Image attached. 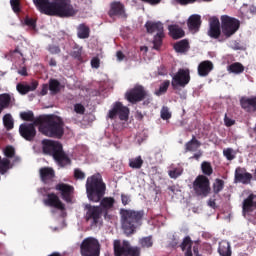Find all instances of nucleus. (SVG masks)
<instances>
[{
    "label": "nucleus",
    "instance_id": "nucleus-1",
    "mask_svg": "<svg viewBox=\"0 0 256 256\" xmlns=\"http://www.w3.org/2000/svg\"><path fill=\"white\" fill-rule=\"evenodd\" d=\"M107 185L103 182V176L99 173L93 174L86 180V195L92 203L100 202V209L107 219L109 211L115 206V198L105 197ZM104 197V198H103Z\"/></svg>",
    "mask_w": 256,
    "mask_h": 256
},
{
    "label": "nucleus",
    "instance_id": "nucleus-2",
    "mask_svg": "<svg viewBox=\"0 0 256 256\" xmlns=\"http://www.w3.org/2000/svg\"><path fill=\"white\" fill-rule=\"evenodd\" d=\"M34 124L39 125V132L46 137L61 139L65 135V122L57 115H40L36 117Z\"/></svg>",
    "mask_w": 256,
    "mask_h": 256
},
{
    "label": "nucleus",
    "instance_id": "nucleus-3",
    "mask_svg": "<svg viewBox=\"0 0 256 256\" xmlns=\"http://www.w3.org/2000/svg\"><path fill=\"white\" fill-rule=\"evenodd\" d=\"M144 217L145 210L120 209L121 227L126 237L135 235L137 233V229H141Z\"/></svg>",
    "mask_w": 256,
    "mask_h": 256
},
{
    "label": "nucleus",
    "instance_id": "nucleus-4",
    "mask_svg": "<svg viewBox=\"0 0 256 256\" xmlns=\"http://www.w3.org/2000/svg\"><path fill=\"white\" fill-rule=\"evenodd\" d=\"M42 151L44 155L53 157L54 161L60 166L71 165V158L63 150V144L59 141L44 139L42 140Z\"/></svg>",
    "mask_w": 256,
    "mask_h": 256
},
{
    "label": "nucleus",
    "instance_id": "nucleus-5",
    "mask_svg": "<svg viewBox=\"0 0 256 256\" xmlns=\"http://www.w3.org/2000/svg\"><path fill=\"white\" fill-rule=\"evenodd\" d=\"M145 29L150 35L156 33L153 38V49L159 51L163 45V39H165V28L163 27V23L160 21H147L145 23Z\"/></svg>",
    "mask_w": 256,
    "mask_h": 256
},
{
    "label": "nucleus",
    "instance_id": "nucleus-6",
    "mask_svg": "<svg viewBox=\"0 0 256 256\" xmlns=\"http://www.w3.org/2000/svg\"><path fill=\"white\" fill-rule=\"evenodd\" d=\"M114 256H141V247L132 246L127 240H114L113 242Z\"/></svg>",
    "mask_w": 256,
    "mask_h": 256
},
{
    "label": "nucleus",
    "instance_id": "nucleus-7",
    "mask_svg": "<svg viewBox=\"0 0 256 256\" xmlns=\"http://www.w3.org/2000/svg\"><path fill=\"white\" fill-rule=\"evenodd\" d=\"M77 11L71 0H56L54 1L53 17H62L63 19L69 17H75Z\"/></svg>",
    "mask_w": 256,
    "mask_h": 256
},
{
    "label": "nucleus",
    "instance_id": "nucleus-8",
    "mask_svg": "<svg viewBox=\"0 0 256 256\" xmlns=\"http://www.w3.org/2000/svg\"><path fill=\"white\" fill-rule=\"evenodd\" d=\"M191 82V71L189 68H180L172 76L171 87L176 93L185 89L188 83Z\"/></svg>",
    "mask_w": 256,
    "mask_h": 256
},
{
    "label": "nucleus",
    "instance_id": "nucleus-9",
    "mask_svg": "<svg viewBox=\"0 0 256 256\" xmlns=\"http://www.w3.org/2000/svg\"><path fill=\"white\" fill-rule=\"evenodd\" d=\"M81 256H100L101 255V244L99 240L88 237L85 238L80 245Z\"/></svg>",
    "mask_w": 256,
    "mask_h": 256
},
{
    "label": "nucleus",
    "instance_id": "nucleus-10",
    "mask_svg": "<svg viewBox=\"0 0 256 256\" xmlns=\"http://www.w3.org/2000/svg\"><path fill=\"white\" fill-rule=\"evenodd\" d=\"M239 27H241V22L237 18L228 15L221 16V29L226 39L235 35L239 31Z\"/></svg>",
    "mask_w": 256,
    "mask_h": 256
},
{
    "label": "nucleus",
    "instance_id": "nucleus-11",
    "mask_svg": "<svg viewBox=\"0 0 256 256\" xmlns=\"http://www.w3.org/2000/svg\"><path fill=\"white\" fill-rule=\"evenodd\" d=\"M193 189L197 197H209L211 193V182L205 175H199L193 182Z\"/></svg>",
    "mask_w": 256,
    "mask_h": 256
},
{
    "label": "nucleus",
    "instance_id": "nucleus-12",
    "mask_svg": "<svg viewBox=\"0 0 256 256\" xmlns=\"http://www.w3.org/2000/svg\"><path fill=\"white\" fill-rule=\"evenodd\" d=\"M125 97L129 103L135 105L136 103H141L147 97V90L142 85H136L126 92Z\"/></svg>",
    "mask_w": 256,
    "mask_h": 256
},
{
    "label": "nucleus",
    "instance_id": "nucleus-13",
    "mask_svg": "<svg viewBox=\"0 0 256 256\" xmlns=\"http://www.w3.org/2000/svg\"><path fill=\"white\" fill-rule=\"evenodd\" d=\"M35 127H39V124L22 123L19 126V134L25 141H33L37 137V129Z\"/></svg>",
    "mask_w": 256,
    "mask_h": 256
},
{
    "label": "nucleus",
    "instance_id": "nucleus-14",
    "mask_svg": "<svg viewBox=\"0 0 256 256\" xmlns=\"http://www.w3.org/2000/svg\"><path fill=\"white\" fill-rule=\"evenodd\" d=\"M117 116L120 121H127L129 119V109L127 106H123L121 102H116L108 113L109 119H115Z\"/></svg>",
    "mask_w": 256,
    "mask_h": 256
},
{
    "label": "nucleus",
    "instance_id": "nucleus-15",
    "mask_svg": "<svg viewBox=\"0 0 256 256\" xmlns=\"http://www.w3.org/2000/svg\"><path fill=\"white\" fill-rule=\"evenodd\" d=\"M85 209H86V215H85L86 221H92V225H99V221H101V216L103 215L101 206H93L91 204H86Z\"/></svg>",
    "mask_w": 256,
    "mask_h": 256
},
{
    "label": "nucleus",
    "instance_id": "nucleus-16",
    "mask_svg": "<svg viewBox=\"0 0 256 256\" xmlns=\"http://www.w3.org/2000/svg\"><path fill=\"white\" fill-rule=\"evenodd\" d=\"M56 191H59L61 198L66 203H71L73 201V193H75V188L69 184L59 183L55 186Z\"/></svg>",
    "mask_w": 256,
    "mask_h": 256
},
{
    "label": "nucleus",
    "instance_id": "nucleus-17",
    "mask_svg": "<svg viewBox=\"0 0 256 256\" xmlns=\"http://www.w3.org/2000/svg\"><path fill=\"white\" fill-rule=\"evenodd\" d=\"M235 183H242V185H249L253 181V174L247 172V169L237 167L234 173Z\"/></svg>",
    "mask_w": 256,
    "mask_h": 256
},
{
    "label": "nucleus",
    "instance_id": "nucleus-18",
    "mask_svg": "<svg viewBox=\"0 0 256 256\" xmlns=\"http://www.w3.org/2000/svg\"><path fill=\"white\" fill-rule=\"evenodd\" d=\"M33 3L40 13L53 17L55 2H51L50 0H33Z\"/></svg>",
    "mask_w": 256,
    "mask_h": 256
},
{
    "label": "nucleus",
    "instance_id": "nucleus-19",
    "mask_svg": "<svg viewBox=\"0 0 256 256\" xmlns=\"http://www.w3.org/2000/svg\"><path fill=\"white\" fill-rule=\"evenodd\" d=\"M253 211H256V194L251 193L242 202L243 215H251Z\"/></svg>",
    "mask_w": 256,
    "mask_h": 256
},
{
    "label": "nucleus",
    "instance_id": "nucleus-20",
    "mask_svg": "<svg viewBox=\"0 0 256 256\" xmlns=\"http://www.w3.org/2000/svg\"><path fill=\"white\" fill-rule=\"evenodd\" d=\"M44 204L47 207H53L59 211H65V204H63L61 199H59V196H57L55 193L47 194V199L44 200Z\"/></svg>",
    "mask_w": 256,
    "mask_h": 256
},
{
    "label": "nucleus",
    "instance_id": "nucleus-21",
    "mask_svg": "<svg viewBox=\"0 0 256 256\" xmlns=\"http://www.w3.org/2000/svg\"><path fill=\"white\" fill-rule=\"evenodd\" d=\"M208 35L212 39H219V37H221V22H219V18L212 17L210 19Z\"/></svg>",
    "mask_w": 256,
    "mask_h": 256
},
{
    "label": "nucleus",
    "instance_id": "nucleus-22",
    "mask_svg": "<svg viewBox=\"0 0 256 256\" xmlns=\"http://www.w3.org/2000/svg\"><path fill=\"white\" fill-rule=\"evenodd\" d=\"M109 17H125V5L119 1H114L110 4V9L108 11Z\"/></svg>",
    "mask_w": 256,
    "mask_h": 256
},
{
    "label": "nucleus",
    "instance_id": "nucleus-23",
    "mask_svg": "<svg viewBox=\"0 0 256 256\" xmlns=\"http://www.w3.org/2000/svg\"><path fill=\"white\" fill-rule=\"evenodd\" d=\"M240 105L247 113H255L256 111V96L242 97L240 99Z\"/></svg>",
    "mask_w": 256,
    "mask_h": 256
},
{
    "label": "nucleus",
    "instance_id": "nucleus-24",
    "mask_svg": "<svg viewBox=\"0 0 256 256\" xmlns=\"http://www.w3.org/2000/svg\"><path fill=\"white\" fill-rule=\"evenodd\" d=\"M213 69V62H211L210 60L202 61L198 65V75L200 77H207V75H209V73H211Z\"/></svg>",
    "mask_w": 256,
    "mask_h": 256
},
{
    "label": "nucleus",
    "instance_id": "nucleus-25",
    "mask_svg": "<svg viewBox=\"0 0 256 256\" xmlns=\"http://www.w3.org/2000/svg\"><path fill=\"white\" fill-rule=\"evenodd\" d=\"M188 29L197 33L201 28V16L199 14H193L188 18L187 21Z\"/></svg>",
    "mask_w": 256,
    "mask_h": 256
},
{
    "label": "nucleus",
    "instance_id": "nucleus-26",
    "mask_svg": "<svg viewBox=\"0 0 256 256\" xmlns=\"http://www.w3.org/2000/svg\"><path fill=\"white\" fill-rule=\"evenodd\" d=\"M39 87V83L37 81H34L31 83V85L23 84V83H18L16 86V89L20 95H27V93L31 91H35Z\"/></svg>",
    "mask_w": 256,
    "mask_h": 256
},
{
    "label": "nucleus",
    "instance_id": "nucleus-27",
    "mask_svg": "<svg viewBox=\"0 0 256 256\" xmlns=\"http://www.w3.org/2000/svg\"><path fill=\"white\" fill-rule=\"evenodd\" d=\"M55 178V170L49 167H43L40 169V179L43 183H47Z\"/></svg>",
    "mask_w": 256,
    "mask_h": 256
},
{
    "label": "nucleus",
    "instance_id": "nucleus-28",
    "mask_svg": "<svg viewBox=\"0 0 256 256\" xmlns=\"http://www.w3.org/2000/svg\"><path fill=\"white\" fill-rule=\"evenodd\" d=\"M184 147L185 153H195V151L201 147V141L197 140L195 135H193L192 139L188 141Z\"/></svg>",
    "mask_w": 256,
    "mask_h": 256
},
{
    "label": "nucleus",
    "instance_id": "nucleus-29",
    "mask_svg": "<svg viewBox=\"0 0 256 256\" xmlns=\"http://www.w3.org/2000/svg\"><path fill=\"white\" fill-rule=\"evenodd\" d=\"M168 30L172 39H181L185 37V31L177 25H170Z\"/></svg>",
    "mask_w": 256,
    "mask_h": 256
},
{
    "label": "nucleus",
    "instance_id": "nucleus-30",
    "mask_svg": "<svg viewBox=\"0 0 256 256\" xmlns=\"http://www.w3.org/2000/svg\"><path fill=\"white\" fill-rule=\"evenodd\" d=\"M49 91L51 95H58V93H61V89H63V85H61V82L57 79H50L49 80Z\"/></svg>",
    "mask_w": 256,
    "mask_h": 256
},
{
    "label": "nucleus",
    "instance_id": "nucleus-31",
    "mask_svg": "<svg viewBox=\"0 0 256 256\" xmlns=\"http://www.w3.org/2000/svg\"><path fill=\"white\" fill-rule=\"evenodd\" d=\"M70 56L73 59H76V61H79V63H83L84 57H83V47L76 45L73 47L72 51L70 52Z\"/></svg>",
    "mask_w": 256,
    "mask_h": 256
},
{
    "label": "nucleus",
    "instance_id": "nucleus-32",
    "mask_svg": "<svg viewBox=\"0 0 256 256\" xmlns=\"http://www.w3.org/2000/svg\"><path fill=\"white\" fill-rule=\"evenodd\" d=\"M176 53H187L189 51V41L187 39L180 40L174 44Z\"/></svg>",
    "mask_w": 256,
    "mask_h": 256
},
{
    "label": "nucleus",
    "instance_id": "nucleus-33",
    "mask_svg": "<svg viewBox=\"0 0 256 256\" xmlns=\"http://www.w3.org/2000/svg\"><path fill=\"white\" fill-rule=\"evenodd\" d=\"M91 29L85 24H80L77 28V36L79 39H89Z\"/></svg>",
    "mask_w": 256,
    "mask_h": 256
},
{
    "label": "nucleus",
    "instance_id": "nucleus-34",
    "mask_svg": "<svg viewBox=\"0 0 256 256\" xmlns=\"http://www.w3.org/2000/svg\"><path fill=\"white\" fill-rule=\"evenodd\" d=\"M9 105H11V95L7 93L0 94V113H2L4 109H7Z\"/></svg>",
    "mask_w": 256,
    "mask_h": 256
},
{
    "label": "nucleus",
    "instance_id": "nucleus-35",
    "mask_svg": "<svg viewBox=\"0 0 256 256\" xmlns=\"http://www.w3.org/2000/svg\"><path fill=\"white\" fill-rule=\"evenodd\" d=\"M229 73H234L235 75H240V73H243L245 71V66L239 62L232 63L228 66Z\"/></svg>",
    "mask_w": 256,
    "mask_h": 256
},
{
    "label": "nucleus",
    "instance_id": "nucleus-36",
    "mask_svg": "<svg viewBox=\"0 0 256 256\" xmlns=\"http://www.w3.org/2000/svg\"><path fill=\"white\" fill-rule=\"evenodd\" d=\"M218 252L221 256H231V244L229 242L220 243Z\"/></svg>",
    "mask_w": 256,
    "mask_h": 256
},
{
    "label": "nucleus",
    "instance_id": "nucleus-37",
    "mask_svg": "<svg viewBox=\"0 0 256 256\" xmlns=\"http://www.w3.org/2000/svg\"><path fill=\"white\" fill-rule=\"evenodd\" d=\"M201 171L204 177H211V175H213V166L211 165V162L203 161L201 163Z\"/></svg>",
    "mask_w": 256,
    "mask_h": 256
},
{
    "label": "nucleus",
    "instance_id": "nucleus-38",
    "mask_svg": "<svg viewBox=\"0 0 256 256\" xmlns=\"http://www.w3.org/2000/svg\"><path fill=\"white\" fill-rule=\"evenodd\" d=\"M214 195H219L223 189H225V181L219 178L215 179L212 185Z\"/></svg>",
    "mask_w": 256,
    "mask_h": 256
},
{
    "label": "nucleus",
    "instance_id": "nucleus-39",
    "mask_svg": "<svg viewBox=\"0 0 256 256\" xmlns=\"http://www.w3.org/2000/svg\"><path fill=\"white\" fill-rule=\"evenodd\" d=\"M143 163V158L141 156L129 159V167H131V169H141Z\"/></svg>",
    "mask_w": 256,
    "mask_h": 256
},
{
    "label": "nucleus",
    "instance_id": "nucleus-40",
    "mask_svg": "<svg viewBox=\"0 0 256 256\" xmlns=\"http://www.w3.org/2000/svg\"><path fill=\"white\" fill-rule=\"evenodd\" d=\"M3 124L7 131H11L15 127V122L13 121V116L11 114H6L3 117Z\"/></svg>",
    "mask_w": 256,
    "mask_h": 256
},
{
    "label": "nucleus",
    "instance_id": "nucleus-41",
    "mask_svg": "<svg viewBox=\"0 0 256 256\" xmlns=\"http://www.w3.org/2000/svg\"><path fill=\"white\" fill-rule=\"evenodd\" d=\"M139 245L143 249H149V248L153 247V237L152 236H147V237L141 238L139 240Z\"/></svg>",
    "mask_w": 256,
    "mask_h": 256
},
{
    "label": "nucleus",
    "instance_id": "nucleus-42",
    "mask_svg": "<svg viewBox=\"0 0 256 256\" xmlns=\"http://www.w3.org/2000/svg\"><path fill=\"white\" fill-rule=\"evenodd\" d=\"M169 85H171V81L165 80L162 84H160L159 89L155 92V95L161 97V95H165L167 90L169 89Z\"/></svg>",
    "mask_w": 256,
    "mask_h": 256
},
{
    "label": "nucleus",
    "instance_id": "nucleus-43",
    "mask_svg": "<svg viewBox=\"0 0 256 256\" xmlns=\"http://www.w3.org/2000/svg\"><path fill=\"white\" fill-rule=\"evenodd\" d=\"M20 117L23 121H30L31 123H35V121H37V118H35V114H33V111L22 112L20 114Z\"/></svg>",
    "mask_w": 256,
    "mask_h": 256
},
{
    "label": "nucleus",
    "instance_id": "nucleus-44",
    "mask_svg": "<svg viewBox=\"0 0 256 256\" xmlns=\"http://www.w3.org/2000/svg\"><path fill=\"white\" fill-rule=\"evenodd\" d=\"M192 245H193V241L191 240V237L186 236V237L183 239V241H182L180 247H181L182 251H185V250L187 251V250H189V249L192 248Z\"/></svg>",
    "mask_w": 256,
    "mask_h": 256
},
{
    "label": "nucleus",
    "instance_id": "nucleus-45",
    "mask_svg": "<svg viewBox=\"0 0 256 256\" xmlns=\"http://www.w3.org/2000/svg\"><path fill=\"white\" fill-rule=\"evenodd\" d=\"M9 165H11V161L7 158L0 159V173L4 175V173H7V170L9 169Z\"/></svg>",
    "mask_w": 256,
    "mask_h": 256
},
{
    "label": "nucleus",
    "instance_id": "nucleus-46",
    "mask_svg": "<svg viewBox=\"0 0 256 256\" xmlns=\"http://www.w3.org/2000/svg\"><path fill=\"white\" fill-rule=\"evenodd\" d=\"M168 175L171 179H177L183 175V170L180 168H175L173 170H169Z\"/></svg>",
    "mask_w": 256,
    "mask_h": 256
},
{
    "label": "nucleus",
    "instance_id": "nucleus-47",
    "mask_svg": "<svg viewBox=\"0 0 256 256\" xmlns=\"http://www.w3.org/2000/svg\"><path fill=\"white\" fill-rule=\"evenodd\" d=\"M10 5L14 13H21V0H10Z\"/></svg>",
    "mask_w": 256,
    "mask_h": 256
},
{
    "label": "nucleus",
    "instance_id": "nucleus-48",
    "mask_svg": "<svg viewBox=\"0 0 256 256\" xmlns=\"http://www.w3.org/2000/svg\"><path fill=\"white\" fill-rule=\"evenodd\" d=\"M24 23L27 25V27H30V29H37V20L33 18L26 17Z\"/></svg>",
    "mask_w": 256,
    "mask_h": 256
},
{
    "label": "nucleus",
    "instance_id": "nucleus-49",
    "mask_svg": "<svg viewBox=\"0 0 256 256\" xmlns=\"http://www.w3.org/2000/svg\"><path fill=\"white\" fill-rule=\"evenodd\" d=\"M74 179H77L79 181H83L85 180V172H83L81 169L79 168H75L74 169Z\"/></svg>",
    "mask_w": 256,
    "mask_h": 256
},
{
    "label": "nucleus",
    "instance_id": "nucleus-50",
    "mask_svg": "<svg viewBox=\"0 0 256 256\" xmlns=\"http://www.w3.org/2000/svg\"><path fill=\"white\" fill-rule=\"evenodd\" d=\"M223 155L228 161H233V159H235V155L233 154V148L224 149Z\"/></svg>",
    "mask_w": 256,
    "mask_h": 256
},
{
    "label": "nucleus",
    "instance_id": "nucleus-51",
    "mask_svg": "<svg viewBox=\"0 0 256 256\" xmlns=\"http://www.w3.org/2000/svg\"><path fill=\"white\" fill-rule=\"evenodd\" d=\"M4 154L9 159H13V157H15V148H13V146H7L4 150Z\"/></svg>",
    "mask_w": 256,
    "mask_h": 256
},
{
    "label": "nucleus",
    "instance_id": "nucleus-52",
    "mask_svg": "<svg viewBox=\"0 0 256 256\" xmlns=\"http://www.w3.org/2000/svg\"><path fill=\"white\" fill-rule=\"evenodd\" d=\"M74 111L78 115H85V106H83V104L77 103L74 105Z\"/></svg>",
    "mask_w": 256,
    "mask_h": 256
},
{
    "label": "nucleus",
    "instance_id": "nucleus-53",
    "mask_svg": "<svg viewBox=\"0 0 256 256\" xmlns=\"http://www.w3.org/2000/svg\"><path fill=\"white\" fill-rule=\"evenodd\" d=\"M48 51L52 55H59V53H61V48H59V46H57V45H50L48 47Z\"/></svg>",
    "mask_w": 256,
    "mask_h": 256
},
{
    "label": "nucleus",
    "instance_id": "nucleus-54",
    "mask_svg": "<svg viewBox=\"0 0 256 256\" xmlns=\"http://www.w3.org/2000/svg\"><path fill=\"white\" fill-rule=\"evenodd\" d=\"M161 119L164 121H167L168 119H171V113L167 108H163L161 111Z\"/></svg>",
    "mask_w": 256,
    "mask_h": 256
},
{
    "label": "nucleus",
    "instance_id": "nucleus-55",
    "mask_svg": "<svg viewBox=\"0 0 256 256\" xmlns=\"http://www.w3.org/2000/svg\"><path fill=\"white\" fill-rule=\"evenodd\" d=\"M100 65H101V60H99V58L97 57L92 58L91 67L93 69H99Z\"/></svg>",
    "mask_w": 256,
    "mask_h": 256
},
{
    "label": "nucleus",
    "instance_id": "nucleus-56",
    "mask_svg": "<svg viewBox=\"0 0 256 256\" xmlns=\"http://www.w3.org/2000/svg\"><path fill=\"white\" fill-rule=\"evenodd\" d=\"M121 201H122V205L126 206V205H129L131 199L129 198V195L121 194Z\"/></svg>",
    "mask_w": 256,
    "mask_h": 256
},
{
    "label": "nucleus",
    "instance_id": "nucleus-57",
    "mask_svg": "<svg viewBox=\"0 0 256 256\" xmlns=\"http://www.w3.org/2000/svg\"><path fill=\"white\" fill-rule=\"evenodd\" d=\"M224 123H225L226 127H233V124L235 123V120L227 117V114H226L225 118H224Z\"/></svg>",
    "mask_w": 256,
    "mask_h": 256
},
{
    "label": "nucleus",
    "instance_id": "nucleus-58",
    "mask_svg": "<svg viewBox=\"0 0 256 256\" xmlns=\"http://www.w3.org/2000/svg\"><path fill=\"white\" fill-rule=\"evenodd\" d=\"M203 157V150H198L197 153H194L193 156L190 157V159H195V161H199Z\"/></svg>",
    "mask_w": 256,
    "mask_h": 256
},
{
    "label": "nucleus",
    "instance_id": "nucleus-59",
    "mask_svg": "<svg viewBox=\"0 0 256 256\" xmlns=\"http://www.w3.org/2000/svg\"><path fill=\"white\" fill-rule=\"evenodd\" d=\"M49 92V84H43L42 89L40 91V95L45 96Z\"/></svg>",
    "mask_w": 256,
    "mask_h": 256
},
{
    "label": "nucleus",
    "instance_id": "nucleus-60",
    "mask_svg": "<svg viewBox=\"0 0 256 256\" xmlns=\"http://www.w3.org/2000/svg\"><path fill=\"white\" fill-rule=\"evenodd\" d=\"M144 3H149L150 5H159L161 3V0H141Z\"/></svg>",
    "mask_w": 256,
    "mask_h": 256
},
{
    "label": "nucleus",
    "instance_id": "nucleus-61",
    "mask_svg": "<svg viewBox=\"0 0 256 256\" xmlns=\"http://www.w3.org/2000/svg\"><path fill=\"white\" fill-rule=\"evenodd\" d=\"M180 5H188V3H195L197 0H176Z\"/></svg>",
    "mask_w": 256,
    "mask_h": 256
},
{
    "label": "nucleus",
    "instance_id": "nucleus-62",
    "mask_svg": "<svg viewBox=\"0 0 256 256\" xmlns=\"http://www.w3.org/2000/svg\"><path fill=\"white\" fill-rule=\"evenodd\" d=\"M116 57H117L118 61H123V59H125V54H123V52H121V51H118L116 53Z\"/></svg>",
    "mask_w": 256,
    "mask_h": 256
},
{
    "label": "nucleus",
    "instance_id": "nucleus-63",
    "mask_svg": "<svg viewBox=\"0 0 256 256\" xmlns=\"http://www.w3.org/2000/svg\"><path fill=\"white\" fill-rule=\"evenodd\" d=\"M19 75H22V77H27V68L23 67L21 70H18Z\"/></svg>",
    "mask_w": 256,
    "mask_h": 256
},
{
    "label": "nucleus",
    "instance_id": "nucleus-64",
    "mask_svg": "<svg viewBox=\"0 0 256 256\" xmlns=\"http://www.w3.org/2000/svg\"><path fill=\"white\" fill-rule=\"evenodd\" d=\"M208 205H209V207H212V209H215V207H216L215 200L210 199L208 201Z\"/></svg>",
    "mask_w": 256,
    "mask_h": 256
}]
</instances>
